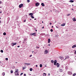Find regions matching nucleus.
I'll use <instances>...</instances> for the list:
<instances>
[{
	"label": "nucleus",
	"mask_w": 76,
	"mask_h": 76,
	"mask_svg": "<svg viewBox=\"0 0 76 76\" xmlns=\"http://www.w3.org/2000/svg\"><path fill=\"white\" fill-rule=\"evenodd\" d=\"M48 51L47 50H45L44 52V53L45 54H48Z\"/></svg>",
	"instance_id": "f257e3e1"
},
{
	"label": "nucleus",
	"mask_w": 76,
	"mask_h": 76,
	"mask_svg": "<svg viewBox=\"0 0 76 76\" xmlns=\"http://www.w3.org/2000/svg\"><path fill=\"white\" fill-rule=\"evenodd\" d=\"M30 35H34V36H36V33H31Z\"/></svg>",
	"instance_id": "f03ea898"
},
{
	"label": "nucleus",
	"mask_w": 76,
	"mask_h": 76,
	"mask_svg": "<svg viewBox=\"0 0 76 76\" xmlns=\"http://www.w3.org/2000/svg\"><path fill=\"white\" fill-rule=\"evenodd\" d=\"M19 72H15V75H16V76H18L19 75Z\"/></svg>",
	"instance_id": "7ed1b4c3"
},
{
	"label": "nucleus",
	"mask_w": 76,
	"mask_h": 76,
	"mask_svg": "<svg viewBox=\"0 0 76 76\" xmlns=\"http://www.w3.org/2000/svg\"><path fill=\"white\" fill-rule=\"evenodd\" d=\"M23 4H20L19 5V7H20V8H21V7H22V6H23Z\"/></svg>",
	"instance_id": "20e7f679"
},
{
	"label": "nucleus",
	"mask_w": 76,
	"mask_h": 76,
	"mask_svg": "<svg viewBox=\"0 0 76 76\" xmlns=\"http://www.w3.org/2000/svg\"><path fill=\"white\" fill-rule=\"evenodd\" d=\"M56 65L57 66V67H60V64H59L58 63H57Z\"/></svg>",
	"instance_id": "39448f33"
},
{
	"label": "nucleus",
	"mask_w": 76,
	"mask_h": 76,
	"mask_svg": "<svg viewBox=\"0 0 76 76\" xmlns=\"http://www.w3.org/2000/svg\"><path fill=\"white\" fill-rule=\"evenodd\" d=\"M57 60H55L54 61V65H56V64L57 63Z\"/></svg>",
	"instance_id": "423d86ee"
},
{
	"label": "nucleus",
	"mask_w": 76,
	"mask_h": 76,
	"mask_svg": "<svg viewBox=\"0 0 76 76\" xmlns=\"http://www.w3.org/2000/svg\"><path fill=\"white\" fill-rule=\"evenodd\" d=\"M39 3H35V5L36 6H39Z\"/></svg>",
	"instance_id": "0eeeda50"
},
{
	"label": "nucleus",
	"mask_w": 76,
	"mask_h": 76,
	"mask_svg": "<svg viewBox=\"0 0 76 76\" xmlns=\"http://www.w3.org/2000/svg\"><path fill=\"white\" fill-rule=\"evenodd\" d=\"M76 47V45H73L72 47V48H75V47Z\"/></svg>",
	"instance_id": "6e6552de"
},
{
	"label": "nucleus",
	"mask_w": 76,
	"mask_h": 76,
	"mask_svg": "<svg viewBox=\"0 0 76 76\" xmlns=\"http://www.w3.org/2000/svg\"><path fill=\"white\" fill-rule=\"evenodd\" d=\"M72 20L73 21H74V22H75V21H76V18H73L72 19Z\"/></svg>",
	"instance_id": "1a4fd4ad"
},
{
	"label": "nucleus",
	"mask_w": 76,
	"mask_h": 76,
	"mask_svg": "<svg viewBox=\"0 0 76 76\" xmlns=\"http://www.w3.org/2000/svg\"><path fill=\"white\" fill-rule=\"evenodd\" d=\"M68 74H69V75H72V72H68Z\"/></svg>",
	"instance_id": "9d476101"
},
{
	"label": "nucleus",
	"mask_w": 76,
	"mask_h": 76,
	"mask_svg": "<svg viewBox=\"0 0 76 76\" xmlns=\"http://www.w3.org/2000/svg\"><path fill=\"white\" fill-rule=\"evenodd\" d=\"M48 43H50L51 42V40L50 39H49L48 40Z\"/></svg>",
	"instance_id": "9b49d317"
},
{
	"label": "nucleus",
	"mask_w": 76,
	"mask_h": 76,
	"mask_svg": "<svg viewBox=\"0 0 76 76\" xmlns=\"http://www.w3.org/2000/svg\"><path fill=\"white\" fill-rule=\"evenodd\" d=\"M61 25L62 26H65V23H63L62 24H61Z\"/></svg>",
	"instance_id": "f8f14e48"
},
{
	"label": "nucleus",
	"mask_w": 76,
	"mask_h": 76,
	"mask_svg": "<svg viewBox=\"0 0 76 76\" xmlns=\"http://www.w3.org/2000/svg\"><path fill=\"white\" fill-rule=\"evenodd\" d=\"M69 2L70 3H73V2H74V1H73V0H71L69 1Z\"/></svg>",
	"instance_id": "ddd939ff"
},
{
	"label": "nucleus",
	"mask_w": 76,
	"mask_h": 76,
	"mask_svg": "<svg viewBox=\"0 0 76 76\" xmlns=\"http://www.w3.org/2000/svg\"><path fill=\"white\" fill-rule=\"evenodd\" d=\"M29 16H32V15H33V13H30L29 14Z\"/></svg>",
	"instance_id": "4468645a"
},
{
	"label": "nucleus",
	"mask_w": 76,
	"mask_h": 76,
	"mask_svg": "<svg viewBox=\"0 0 76 76\" xmlns=\"http://www.w3.org/2000/svg\"><path fill=\"white\" fill-rule=\"evenodd\" d=\"M41 4L42 6L43 7L45 6V5H44V3H42Z\"/></svg>",
	"instance_id": "2eb2a0df"
},
{
	"label": "nucleus",
	"mask_w": 76,
	"mask_h": 76,
	"mask_svg": "<svg viewBox=\"0 0 76 76\" xmlns=\"http://www.w3.org/2000/svg\"><path fill=\"white\" fill-rule=\"evenodd\" d=\"M26 66L23 67V70H24V69H26Z\"/></svg>",
	"instance_id": "dca6fc26"
},
{
	"label": "nucleus",
	"mask_w": 76,
	"mask_h": 76,
	"mask_svg": "<svg viewBox=\"0 0 76 76\" xmlns=\"http://www.w3.org/2000/svg\"><path fill=\"white\" fill-rule=\"evenodd\" d=\"M31 18H32V19H34V16H33L31 15Z\"/></svg>",
	"instance_id": "f3484780"
},
{
	"label": "nucleus",
	"mask_w": 76,
	"mask_h": 76,
	"mask_svg": "<svg viewBox=\"0 0 76 76\" xmlns=\"http://www.w3.org/2000/svg\"><path fill=\"white\" fill-rule=\"evenodd\" d=\"M43 76H46V74L45 73H44L43 74Z\"/></svg>",
	"instance_id": "a211bd4d"
},
{
	"label": "nucleus",
	"mask_w": 76,
	"mask_h": 76,
	"mask_svg": "<svg viewBox=\"0 0 76 76\" xmlns=\"http://www.w3.org/2000/svg\"><path fill=\"white\" fill-rule=\"evenodd\" d=\"M2 75L3 76H4V75H5V72H4L2 73Z\"/></svg>",
	"instance_id": "6ab92c4d"
},
{
	"label": "nucleus",
	"mask_w": 76,
	"mask_h": 76,
	"mask_svg": "<svg viewBox=\"0 0 76 76\" xmlns=\"http://www.w3.org/2000/svg\"><path fill=\"white\" fill-rule=\"evenodd\" d=\"M25 64H26V65H30L31 64H28V63H25Z\"/></svg>",
	"instance_id": "aec40b11"
},
{
	"label": "nucleus",
	"mask_w": 76,
	"mask_h": 76,
	"mask_svg": "<svg viewBox=\"0 0 76 76\" xmlns=\"http://www.w3.org/2000/svg\"><path fill=\"white\" fill-rule=\"evenodd\" d=\"M40 67H42V64H40Z\"/></svg>",
	"instance_id": "412c9836"
},
{
	"label": "nucleus",
	"mask_w": 76,
	"mask_h": 76,
	"mask_svg": "<svg viewBox=\"0 0 76 76\" xmlns=\"http://www.w3.org/2000/svg\"><path fill=\"white\" fill-rule=\"evenodd\" d=\"M76 75V73H74V74H73L72 76H75Z\"/></svg>",
	"instance_id": "4be33fe9"
},
{
	"label": "nucleus",
	"mask_w": 76,
	"mask_h": 76,
	"mask_svg": "<svg viewBox=\"0 0 76 76\" xmlns=\"http://www.w3.org/2000/svg\"><path fill=\"white\" fill-rule=\"evenodd\" d=\"M3 35H6V33L5 32H4L3 33Z\"/></svg>",
	"instance_id": "5701e85b"
},
{
	"label": "nucleus",
	"mask_w": 76,
	"mask_h": 76,
	"mask_svg": "<svg viewBox=\"0 0 76 76\" xmlns=\"http://www.w3.org/2000/svg\"><path fill=\"white\" fill-rule=\"evenodd\" d=\"M16 44H17V43H12V44H13L14 45H16Z\"/></svg>",
	"instance_id": "b1692460"
},
{
	"label": "nucleus",
	"mask_w": 76,
	"mask_h": 76,
	"mask_svg": "<svg viewBox=\"0 0 76 76\" xmlns=\"http://www.w3.org/2000/svg\"><path fill=\"white\" fill-rule=\"evenodd\" d=\"M64 58L63 57H61L60 58V59H61V60H63V58Z\"/></svg>",
	"instance_id": "393cba45"
},
{
	"label": "nucleus",
	"mask_w": 76,
	"mask_h": 76,
	"mask_svg": "<svg viewBox=\"0 0 76 76\" xmlns=\"http://www.w3.org/2000/svg\"><path fill=\"white\" fill-rule=\"evenodd\" d=\"M11 72V73H13V70H11V72Z\"/></svg>",
	"instance_id": "a878e982"
},
{
	"label": "nucleus",
	"mask_w": 76,
	"mask_h": 76,
	"mask_svg": "<svg viewBox=\"0 0 76 76\" xmlns=\"http://www.w3.org/2000/svg\"><path fill=\"white\" fill-rule=\"evenodd\" d=\"M62 71V69H60V72H62V71Z\"/></svg>",
	"instance_id": "bb28decb"
},
{
	"label": "nucleus",
	"mask_w": 76,
	"mask_h": 76,
	"mask_svg": "<svg viewBox=\"0 0 76 76\" xmlns=\"http://www.w3.org/2000/svg\"><path fill=\"white\" fill-rule=\"evenodd\" d=\"M30 71H32V68H30Z\"/></svg>",
	"instance_id": "cd10ccee"
},
{
	"label": "nucleus",
	"mask_w": 76,
	"mask_h": 76,
	"mask_svg": "<svg viewBox=\"0 0 76 76\" xmlns=\"http://www.w3.org/2000/svg\"><path fill=\"white\" fill-rule=\"evenodd\" d=\"M36 48H39V47H37V46L36 47Z\"/></svg>",
	"instance_id": "c85d7f7f"
},
{
	"label": "nucleus",
	"mask_w": 76,
	"mask_h": 76,
	"mask_svg": "<svg viewBox=\"0 0 76 76\" xmlns=\"http://www.w3.org/2000/svg\"><path fill=\"white\" fill-rule=\"evenodd\" d=\"M30 1H29V0H27V2H28V3H29Z\"/></svg>",
	"instance_id": "c756f323"
},
{
	"label": "nucleus",
	"mask_w": 76,
	"mask_h": 76,
	"mask_svg": "<svg viewBox=\"0 0 76 76\" xmlns=\"http://www.w3.org/2000/svg\"><path fill=\"white\" fill-rule=\"evenodd\" d=\"M1 53H3V50H1Z\"/></svg>",
	"instance_id": "7c9ffc66"
},
{
	"label": "nucleus",
	"mask_w": 76,
	"mask_h": 76,
	"mask_svg": "<svg viewBox=\"0 0 76 76\" xmlns=\"http://www.w3.org/2000/svg\"><path fill=\"white\" fill-rule=\"evenodd\" d=\"M51 61L52 63H54V61L53 60H52Z\"/></svg>",
	"instance_id": "2f4dec72"
},
{
	"label": "nucleus",
	"mask_w": 76,
	"mask_h": 76,
	"mask_svg": "<svg viewBox=\"0 0 76 76\" xmlns=\"http://www.w3.org/2000/svg\"><path fill=\"white\" fill-rule=\"evenodd\" d=\"M18 69H17L16 70V71H15V72H18Z\"/></svg>",
	"instance_id": "473e14b6"
},
{
	"label": "nucleus",
	"mask_w": 76,
	"mask_h": 76,
	"mask_svg": "<svg viewBox=\"0 0 76 76\" xmlns=\"http://www.w3.org/2000/svg\"><path fill=\"white\" fill-rule=\"evenodd\" d=\"M5 60H7V61L8 60V58H5Z\"/></svg>",
	"instance_id": "72a5a7b5"
},
{
	"label": "nucleus",
	"mask_w": 76,
	"mask_h": 76,
	"mask_svg": "<svg viewBox=\"0 0 76 76\" xmlns=\"http://www.w3.org/2000/svg\"><path fill=\"white\" fill-rule=\"evenodd\" d=\"M7 19H8V20H9V21L10 20V18H7Z\"/></svg>",
	"instance_id": "f704fd0d"
},
{
	"label": "nucleus",
	"mask_w": 76,
	"mask_h": 76,
	"mask_svg": "<svg viewBox=\"0 0 76 76\" xmlns=\"http://www.w3.org/2000/svg\"><path fill=\"white\" fill-rule=\"evenodd\" d=\"M42 35H45V33H43L42 34Z\"/></svg>",
	"instance_id": "c9c22d12"
},
{
	"label": "nucleus",
	"mask_w": 76,
	"mask_h": 76,
	"mask_svg": "<svg viewBox=\"0 0 76 76\" xmlns=\"http://www.w3.org/2000/svg\"><path fill=\"white\" fill-rule=\"evenodd\" d=\"M50 31H51V32H53V29H51L50 30Z\"/></svg>",
	"instance_id": "e433bc0d"
},
{
	"label": "nucleus",
	"mask_w": 76,
	"mask_h": 76,
	"mask_svg": "<svg viewBox=\"0 0 76 76\" xmlns=\"http://www.w3.org/2000/svg\"><path fill=\"white\" fill-rule=\"evenodd\" d=\"M70 14H68V15H67V16H70Z\"/></svg>",
	"instance_id": "4c0bfd02"
},
{
	"label": "nucleus",
	"mask_w": 76,
	"mask_h": 76,
	"mask_svg": "<svg viewBox=\"0 0 76 76\" xmlns=\"http://www.w3.org/2000/svg\"><path fill=\"white\" fill-rule=\"evenodd\" d=\"M23 75V73H22L20 74V75H21H21Z\"/></svg>",
	"instance_id": "58836bf2"
},
{
	"label": "nucleus",
	"mask_w": 76,
	"mask_h": 76,
	"mask_svg": "<svg viewBox=\"0 0 76 76\" xmlns=\"http://www.w3.org/2000/svg\"><path fill=\"white\" fill-rule=\"evenodd\" d=\"M32 56V55H31L29 57H31Z\"/></svg>",
	"instance_id": "ea45409f"
},
{
	"label": "nucleus",
	"mask_w": 76,
	"mask_h": 76,
	"mask_svg": "<svg viewBox=\"0 0 76 76\" xmlns=\"http://www.w3.org/2000/svg\"><path fill=\"white\" fill-rule=\"evenodd\" d=\"M26 39H25V38L24 39V41H26Z\"/></svg>",
	"instance_id": "a19ab883"
},
{
	"label": "nucleus",
	"mask_w": 76,
	"mask_h": 76,
	"mask_svg": "<svg viewBox=\"0 0 76 76\" xmlns=\"http://www.w3.org/2000/svg\"><path fill=\"white\" fill-rule=\"evenodd\" d=\"M12 44V47H13V46H14V45L13 44Z\"/></svg>",
	"instance_id": "79ce46f5"
},
{
	"label": "nucleus",
	"mask_w": 76,
	"mask_h": 76,
	"mask_svg": "<svg viewBox=\"0 0 76 76\" xmlns=\"http://www.w3.org/2000/svg\"><path fill=\"white\" fill-rule=\"evenodd\" d=\"M56 28H58V26H56Z\"/></svg>",
	"instance_id": "37998d69"
},
{
	"label": "nucleus",
	"mask_w": 76,
	"mask_h": 76,
	"mask_svg": "<svg viewBox=\"0 0 76 76\" xmlns=\"http://www.w3.org/2000/svg\"><path fill=\"white\" fill-rule=\"evenodd\" d=\"M24 22H26V20H24Z\"/></svg>",
	"instance_id": "c03bdc74"
},
{
	"label": "nucleus",
	"mask_w": 76,
	"mask_h": 76,
	"mask_svg": "<svg viewBox=\"0 0 76 76\" xmlns=\"http://www.w3.org/2000/svg\"><path fill=\"white\" fill-rule=\"evenodd\" d=\"M50 25H52V23H50Z\"/></svg>",
	"instance_id": "a18cd8bd"
},
{
	"label": "nucleus",
	"mask_w": 76,
	"mask_h": 76,
	"mask_svg": "<svg viewBox=\"0 0 76 76\" xmlns=\"http://www.w3.org/2000/svg\"><path fill=\"white\" fill-rule=\"evenodd\" d=\"M50 73L48 74V76H50Z\"/></svg>",
	"instance_id": "49530a36"
},
{
	"label": "nucleus",
	"mask_w": 76,
	"mask_h": 76,
	"mask_svg": "<svg viewBox=\"0 0 76 76\" xmlns=\"http://www.w3.org/2000/svg\"><path fill=\"white\" fill-rule=\"evenodd\" d=\"M36 67H38V65H36Z\"/></svg>",
	"instance_id": "de8ad7c7"
},
{
	"label": "nucleus",
	"mask_w": 76,
	"mask_h": 76,
	"mask_svg": "<svg viewBox=\"0 0 76 76\" xmlns=\"http://www.w3.org/2000/svg\"><path fill=\"white\" fill-rule=\"evenodd\" d=\"M17 47H18V48L20 47V46H17Z\"/></svg>",
	"instance_id": "09e8293b"
},
{
	"label": "nucleus",
	"mask_w": 76,
	"mask_h": 76,
	"mask_svg": "<svg viewBox=\"0 0 76 76\" xmlns=\"http://www.w3.org/2000/svg\"><path fill=\"white\" fill-rule=\"evenodd\" d=\"M74 53H75V54H76V52H74Z\"/></svg>",
	"instance_id": "8fccbe9b"
},
{
	"label": "nucleus",
	"mask_w": 76,
	"mask_h": 76,
	"mask_svg": "<svg viewBox=\"0 0 76 76\" xmlns=\"http://www.w3.org/2000/svg\"><path fill=\"white\" fill-rule=\"evenodd\" d=\"M1 23V21L0 20V23Z\"/></svg>",
	"instance_id": "3c124183"
},
{
	"label": "nucleus",
	"mask_w": 76,
	"mask_h": 76,
	"mask_svg": "<svg viewBox=\"0 0 76 76\" xmlns=\"http://www.w3.org/2000/svg\"><path fill=\"white\" fill-rule=\"evenodd\" d=\"M24 75L25 76H26V74H24Z\"/></svg>",
	"instance_id": "603ef678"
},
{
	"label": "nucleus",
	"mask_w": 76,
	"mask_h": 76,
	"mask_svg": "<svg viewBox=\"0 0 76 76\" xmlns=\"http://www.w3.org/2000/svg\"><path fill=\"white\" fill-rule=\"evenodd\" d=\"M0 4H1V1H0Z\"/></svg>",
	"instance_id": "864d4df0"
},
{
	"label": "nucleus",
	"mask_w": 76,
	"mask_h": 76,
	"mask_svg": "<svg viewBox=\"0 0 76 76\" xmlns=\"http://www.w3.org/2000/svg\"><path fill=\"white\" fill-rule=\"evenodd\" d=\"M0 13H1V11H0Z\"/></svg>",
	"instance_id": "5fc2aeb1"
},
{
	"label": "nucleus",
	"mask_w": 76,
	"mask_h": 76,
	"mask_svg": "<svg viewBox=\"0 0 76 76\" xmlns=\"http://www.w3.org/2000/svg\"><path fill=\"white\" fill-rule=\"evenodd\" d=\"M44 28V27L43 26V27H42V28Z\"/></svg>",
	"instance_id": "6e6d98bb"
},
{
	"label": "nucleus",
	"mask_w": 76,
	"mask_h": 76,
	"mask_svg": "<svg viewBox=\"0 0 76 76\" xmlns=\"http://www.w3.org/2000/svg\"><path fill=\"white\" fill-rule=\"evenodd\" d=\"M48 45H49V46H50V44H49Z\"/></svg>",
	"instance_id": "4d7b16f0"
},
{
	"label": "nucleus",
	"mask_w": 76,
	"mask_h": 76,
	"mask_svg": "<svg viewBox=\"0 0 76 76\" xmlns=\"http://www.w3.org/2000/svg\"><path fill=\"white\" fill-rule=\"evenodd\" d=\"M42 23H44V22L43 21H42Z\"/></svg>",
	"instance_id": "13d9d810"
},
{
	"label": "nucleus",
	"mask_w": 76,
	"mask_h": 76,
	"mask_svg": "<svg viewBox=\"0 0 76 76\" xmlns=\"http://www.w3.org/2000/svg\"><path fill=\"white\" fill-rule=\"evenodd\" d=\"M15 63H18L17 62H15Z\"/></svg>",
	"instance_id": "bf43d9fd"
},
{
	"label": "nucleus",
	"mask_w": 76,
	"mask_h": 76,
	"mask_svg": "<svg viewBox=\"0 0 76 76\" xmlns=\"http://www.w3.org/2000/svg\"><path fill=\"white\" fill-rule=\"evenodd\" d=\"M36 31H37V30H35Z\"/></svg>",
	"instance_id": "052dcab7"
},
{
	"label": "nucleus",
	"mask_w": 76,
	"mask_h": 76,
	"mask_svg": "<svg viewBox=\"0 0 76 76\" xmlns=\"http://www.w3.org/2000/svg\"><path fill=\"white\" fill-rule=\"evenodd\" d=\"M52 28H53V26H52Z\"/></svg>",
	"instance_id": "680f3d73"
},
{
	"label": "nucleus",
	"mask_w": 76,
	"mask_h": 76,
	"mask_svg": "<svg viewBox=\"0 0 76 76\" xmlns=\"http://www.w3.org/2000/svg\"><path fill=\"white\" fill-rule=\"evenodd\" d=\"M34 20H36V18H35V19H34Z\"/></svg>",
	"instance_id": "e2e57ef3"
},
{
	"label": "nucleus",
	"mask_w": 76,
	"mask_h": 76,
	"mask_svg": "<svg viewBox=\"0 0 76 76\" xmlns=\"http://www.w3.org/2000/svg\"><path fill=\"white\" fill-rule=\"evenodd\" d=\"M69 57V56H68L67 57Z\"/></svg>",
	"instance_id": "0e129e2a"
},
{
	"label": "nucleus",
	"mask_w": 76,
	"mask_h": 76,
	"mask_svg": "<svg viewBox=\"0 0 76 76\" xmlns=\"http://www.w3.org/2000/svg\"><path fill=\"white\" fill-rule=\"evenodd\" d=\"M1 18H0V19H1Z\"/></svg>",
	"instance_id": "69168bd1"
},
{
	"label": "nucleus",
	"mask_w": 76,
	"mask_h": 76,
	"mask_svg": "<svg viewBox=\"0 0 76 76\" xmlns=\"http://www.w3.org/2000/svg\"><path fill=\"white\" fill-rule=\"evenodd\" d=\"M66 58H65V59H64V60H65V59Z\"/></svg>",
	"instance_id": "338daca9"
},
{
	"label": "nucleus",
	"mask_w": 76,
	"mask_h": 76,
	"mask_svg": "<svg viewBox=\"0 0 76 76\" xmlns=\"http://www.w3.org/2000/svg\"><path fill=\"white\" fill-rule=\"evenodd\" d=\"M34 53V51H33V52H32V53Z\"/></svg>",
	"instance_id": "774afa93"
}]
</instances>
